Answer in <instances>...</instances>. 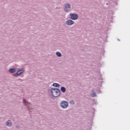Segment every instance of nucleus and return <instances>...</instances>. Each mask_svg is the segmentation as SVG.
I'll use <instances>...</instances> for the list:
<instances>
[{
    "label": "nucleus",
    "mask_w": 130,
    "mask_h": 130,
    "mask_svg": "<svg viewBox=\"0 0 130 130\" xmlns=\"http://www.w3.org/2000/svg\"><path fill=\"white\" fill-rule=\"evenodd\" d=\"M51 94L53 97H58L60 95V90L57 88H52Z\"/></svg>",
    "instance_id": "1"
},
{
    "label": "nucleus",
    "mask_w": 130,
    "mask_h": 130,
    "mask_svg": "<svg viewBox=\"0 0 130 130\" xmlns=\"http://www.w3.org/2000/svg\"><path fill=\"white\" fill-rule=\"evenodd\" d=\"M61 106L62 108H67L69 106V103L66 101H63L61 103Z\"/></svg>",
    "instance_id": "2"
},
{
    "label": "nucleus",
    "mask_w": 130,
    "mask_h": 130,
    "mask_svg": "<svg viewBox=\"0 0 130 130\" xmlns=\"http://www.w3.org/2000/svg\"><path fill=\"white\" fill-rule=\"evenodd\" d=\"M24 73V70H20L17 72L16 73L14 74L13 76L14 77H18V76H20L21 74H23Z\"/></svg>",
    "instance_id": "3"
},
{
    "label": "nucleus",
    "mask_w": 130,
    "mask_h": 130,
    "mask_svg": "<svg viewBox=\"0 0 130 130\" xmlns=\"http://www.w3.org/2000/svg\"><path fill=\"white\" fill-rule=\"evenodd\" d=\"M70 16L72 20H77L79 18V16L77 14H71Z\"/></svg>",
    "instance_id": "4"
},
{
    "label": "nucleus",
    "mask_w": 130,
    "mask_h": 130,
    "mask_svg": "<svg viewBox=\"0 0 130 130\" xmlns=\"http://www.w3.org/2000/svg\"><path fill=\"white\" fill-rule=\"evenodd\" d=\"M65 12H69L71 11V5L70 4H66L65 8H64Z\"/></svg>",
    "instance_id": "5"
},
{
    "label": "nucleus",
    "mask_w": 130,
    "mask_h": 130,
    "mask_svg": "<svg viewBox=\"0 0 130 130\" xmlns=\"http://www.w3.org/2000/svg\"><path fill=\"white\" fill-rule=\"evenodd\" d=\"M74 21L72 20H68L66 21V25H73L74 24Z\"/></svg>",
    "instance_id": "6"
},
{
    "label": "nucleus",
    "mask_w": 130,
    "mask_h": 130,
    "mask_svg": "<svg viewBox=\"0 0 130 130\" xmlns=\"http://www.w3.org/2000/svg\"><path fill=\"white\" fill-rule=\"evenodd\" d=\"M7 125L8 126H11V125H12V122H11L10 120H8L7 122Z\"/></svg>",
    "instance_id": "7"
},
{
    "label": "nucleus",
    "mask_w": 130,
    "mask_h": 130,
    "mask_svg": "<svg viewBox=\"0 0 130 130\" xmlns=\"http://www.w3.org/2000/svg\"><path fill=\"white\" fill-rule=\"evenodd\" d=\"M16 72V69H11L9 70V72L10 73H15Z\"/></svg>",
    "instance_id": "8"
},
{
    "label": "nucleus",
    "mask_w": 130,
    "mask_h": 130,
    "mask_svg": "<svg viewBox=\"0 0 130 130\" xmlns=\"http://www.w3.org/2000/svg\"><path fill=\"white\" fill-rule=\"evenodd\" d=\"M61 91L63 93H64V92H66V88L64 87H61Z\"/></svg>",
    "instance_id": "9"
},
{
    "label": "nucleus",
    "mask_w": 130,
    "mask_h": 130,
    "mask_svg": "<svg viewBox=\"0 0 130 130\" xmlns=\"http://www.w3.org/2000/svg\"><path fill=\"white\" fill-rule=\"evenodd\" d=\"M56 54L57 56H58L59 57L61 56V53H60V52H57L56 53Z\"/></svg>",
    "instance_id": "10"
},
{
    "label": "nucleus",
    "mask_w": 130,
    "mask_h": 130,
    "mask_svg": "<svg viewBox=\"0 0 130 130\" xmlns=\"http://www.w3.org/2000/svg\"><path fill=\"white\" fill-rule=\"evenodd\" d=\"M53 87H59V84L58 83H54L53 84Z\"/></svg>",
    "instance_id": "11"
},
{
    "label": "nucleus",
    "mask_w": 130,
    "mask_h": 130,
    "mask_svg": "<svg viewBox=\"0 0 130 130\" xmlns=\"http://www.w3.org/2000/svg\"><path fill=\"white\" fill-rule=\"evenodd\" d=\"M23 101L24 104H26L27 105V104H29L28 102H27V101H26V100H25V99H23Z\"/></svg>",
    "instance_id": "12"
},
{
    "label": "nucleus",
    "mask_w": 130,
    "mask_h": 130,
    "mask_svg": "<svg viewBox=\"0 0 130 130\" xmlns=\"http://www.w3.org/2000/svg\"><path fill=\"white\" fill-rule=\"evenodd\" d=\"M92 97H95L96 96V93L95 92H93L91 93Z\"/></svg>",
    "instance_id": "13"
},
{
    "label": "nucleus",
    "mask_w": 130,
    "mask_h": 130,
    "mask_svg": "<svg viewBox=\"0 0 130 130\" xmlns=\"http://www.w3.org/2000/svg\"><path fill=\"white\" fill-rule=\"evenodd\" d=\"M70 104H72V105L75 104V102H74L73 100L71 101L70 102Z\"/></svg>",
    "instance_id": "14"
}]
</instances>
